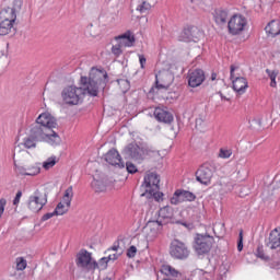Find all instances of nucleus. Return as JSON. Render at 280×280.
Wrapping results in <instances>:
<instances>
[{"label":"nucleus","instance_id":"39448f33","mask_svg":"<svg viewBox=\"0 0 280 280\" xmlns=\"http://www.w3.org/2000/svg\"><path fill=\"white\" fill-rule=\"evenodd\" d=\"M170 255L173 259L185 261V259H188L189 255H191V250L187 243L178 238H174L170 244Z\"/></svg>","mask_w":280,"mask_h":280},{"label":"nucleus","instance_id":"a18cd8bd","mask_svg":"<svg viewBox=\"0 0 280 280\" xmlns=\"http://www.w3.org/2000/svg\"><path fill=\"white\" fill-rule=\"evenodd\" d=\"M108 261H109L108 257L101 258L98 264H97L98 268L101 267L102 270H106V268H108Z\"/></svg>","mask_w":280,"mask_h":280},{"label":"nucleus","instance_id":"412c9836","mask_svg":"<svg viewBox=\"0 0 280 280\" xmlns=\"http://www.w3.org/2000/svg\"><path fill=\"white\" fill-rule=\"evenodd\" d=\"M0 21H4L5 23L10 21L14 23L16 21V13H14V9L10 7L2 9L0 11Z\"/></svg>","mask_w":280,"mask_h":280},{"label":"nucleus","instance_id":"4c0bfd02","mask_svg":"<svg viewBox=\"0 0 280 280\" xmlns=\"http://www.w3.org/2000/svg\"><path fill=\"white\" fill-rule=\"evenodd\" d=\"M183 202V197L180 195V190H176L171 198V205H180Z\"/></svg>","mask_w":280,"mask_h":280},{"label":"nucleus","instance_id":"1a4fd4ad","mask_svg":"<svg viewBox=\"0 0 280 280\" xmlns=\"http://www.w3.org/2000/svg\"><path fill=\"white\" fill-rule=\"evenodd\" d=\"M246 18L243 15H233L230 21L228 22V30L229 33L233 36H237V34H242L244 30H246L247 25Z\"/></svg>","mask_w":280,"mask_h":280},{"label":"nucleus","instance_id":"f257e3e1","mask_svg":"<svg viewBox=\"0 0 280 280\" xmlns=\"http://www.w3.org/2000/svg\"><path fill=\"white\" fill-rule=\"evenodd\" d=\"M80 84V88L70 85L62 90L61 97L63 104L78 106V104H82L85 95L97 97L100 88L105 89L106 84H108V72L92 68L89 78L81 77Z\"/></svg>","mask_w":280,"mask_h":280},{"label":"nucleus","instance_id":"c9c22d12","mask_svg":"<svg viewBox=\"0 0 280 280\" xmlns=\"http://www.w3.org/2000/svg\"><path fill=\"white\" fill-rule=\"evenodd\" d=\"M256 256L259 259H262L264 261H268L270 257L266 254H264V245H258L257 250H256Z\"/></svg>","mask_w":280,"mask_h":280},{"label":"nucleus","instance_id":"f03ea898","mask_svg":"<svg viewBox=\"0 0 280 280\" xmlns=\"http://www.w3.org/2000/svg\"><path fill=\"white\" fill-rule=\"evenodd\" d=\"M56 128H58L56 118L49 113H43L31 126L30 136L35 139V141H45L50 145H60L61 139L58 132H56Z\"/></svg>","mask_w":280,"mask_h":280},{"label":"nucleus","instance_id":"338daca9","mask_svg":"<svg viewBox=\"0 0 280 280\" xmlns=\"http://www.w3.org/2000/svg\"><path fill=\"white\" fill-rule=\"evenodd\" d=\"M104 280H112L110 278H106V279H104Z\"/></svg>","mask_w":280,"mask_h":280},{"label":"nucleus","instance_id":"603ef678","mask_svg":"<svg viewBox=\"0 0 280 280\" xmlns=\"http://www.w3.org/2000/svg\"><path fill=\"white\" fill-rule=\"evenodd\" d=\"M16 172H18V174H20L21 176H27V167L18 166V167H16Z\"/></svg>","mask_w":280,"mask_h":280},{"label":"nucleus","instance_id":"4d7b16f0","mask_svg":"<svg viewBox=\"0 0 280 280\" xmlns=\"http://www.w3.org/2000/svg\"><path fill=\"white\" fill-rule=\"evenodd\" d=\"M237 69V67H235V66H231L230 67V78H231V80H233V78H235V70Z\"/></svg>","mask_w":280,"mask_h":280},{"label":"nucleus","instance_id":"72a5a7b5","mask_svg":"<svg viewBox=\"0 0 280 280\" xmlns=\"http://www.w3.org/2000/svg\"><path fill=\"white\" fill-rule=\"evenodd\" d=\"M121 44H119L118 42H116L115 45L112 46V54L114 56H116V58H119V56H121V54H124V50Z\"/></svg>","mask_w":280,"mask_h":280},{"label":"nucleus","instance_id":"e433bc0d","mask_svg":"<svg viewBox=\"0 0 280 280\" xmlns=\"http://www.w3.org/2000/svg\"><path fill=\"white\" fill-rule=\"evenodd\" d=\"M37 174H40V167L36 165L26 167V176H37Z\"/></svg>","mask_w":280,"mask_h":280},{"label":"nucleus","instance_id":"37998d69","mask_svg":"<svg viewBox=\"0 0 280 280\" xmlns=\"http://www.w3.org/2000/svg\"><path fill=\"white\" fill-rule=\"evenodd\" d=\"M122 253H124V249H121L120 253H118V254L117 253L110 254V252L107 253L108 261H117V259H119V257H121Z\"/></svg>","mask_w":280,"mask_h":280},{"label":"nucleus","instance_id":"20e7f679","mask_svg":"<svg viewBox=\"0 0 280 280\" xmlns=\"http://www.w3.org/2000/svg\"><path fill=\"white\" fill-rule=\"evenodd\" d=\"M215 238L209 234H197L194 240L192 248L197 255H209Z\"/></svg>","mask_w":280,"mask_h":280},{"label":"nucleus","instance_id":"473e14b6","mask_svg":"<svg viewBox=\"0 0 280 280\" xmlns=\"http://www.w3.org/2000/svg\"><path fill=\"white\" fill-rule=\"evenodd\" d=\"M69 212V207L67 205L59 202L55 209L56 215H65V213Z\"/></svg>","mask_w":280,"mask_h":280},{"label":"nucleus","instance_id":"de8ad7c7","mask_svg":"<svg viewBox=\"0 0 280 280\" xmlns=\"http://www.w3.org/2000/svg\"><path fill=\"white\" fill-rule=\"evenodd\" d=\"M22 7H23V1L14 0L13 1V7L11 8V10H14V13H16L18 10H21Z\"/></svg>","mask_w":280,"mask_h":280},{"label":"nucleus","instance_id":"0eeeda50","mask_svg":"<svg viewBox=\"0 0 280 280\" xmlns=\"http://www.w3.org/2000/svg\"><path fill=\"white\" fill-rule=\"evenodd\" d=\"M49 192L45 189H37L34 191L32 196H30L27 201V208L33 213H38V211H43V207L47 205V198Z\"/></svg>","mask_w":280,"mask_h":280},{"label":"nucleus","instance_id":"58836bf2","mask_svg":"<svg viewBox=\"0 0 280 280\" xmlns=\"http://www.w3.org/2000/svg\"><path fill=\"white\" fill-rule=\"evenodd\" d=\"M232 155H233V150L220 149V152H219L220 159H231Z\"/></svg>","mask_w":280,"mask_h":280},{"label":"nucleus","instance_id":"680f3d73","mask_svg":"<svg viewBox=\"0 0 280 280\" xmlns=\"http://www.w3.org/2000/svg\"><path fill=\"white\" fill-rule=\"evenodd\" d=\"M217 78H218V74H217L215 72H213V73L211 74V80L214 81V80H217Z\"/></svg>","mask_w":280,"mask_h":280},{"label":"nucleus","instance_id":"7c9ffc66","mask_svg":"<svg viewBox=\"0 0 280 280\" xmlns=\"http://www.w3.org/2000/svg\"><path fill=\"white\" fill-rule=\"evenodd\" d=\"M180 195H182V202H194V200H196V195H194V192L191 191H187V190H180Z\"/></svg>","mask_w":280,"mask_h":280},{"label":"nucleus","instance_id":"ea45409f","mask_svg":"<svg viewBox=\"0 0 280 280\" xmlns=\"http://www.w3.org/2000/svg\"><path fill=\"white\" fill-rule=\"evenodd\" d=\"M27 268V260L25 258L20 257L16 259V269L18 270H25Z\"/></svg>","mask_w":280,"mask_h":280},{"label":"nucleus","instance_id":"c756f323","mask_svg":"<svg viewBox=\"0 0 280 280\" xmlns=\"http://www.w3.org/2000/svg\"><path fill=\"white\" fill-rule=\"evenodd\" d=\"M266 73H267L268 78L271 80L270 86L272 89L277 88V75H279V71L266 69Z\"/></svg>","mask_w":280,"mask_h":280},{"label":"nucleus","instance_id":"aec40b11","mask_svg":"<svg viewBox=\"0 0 280 280\" xmlns=\"http://www.w3.org/2000/svg\"><path fill=\"white\" fill-rule=\"evenodd\" d=\"M133 3H136V11L140 14H148L152 10L150 0H133Z\"/></svg>","mask_w":280,"mask_h":280},{"label":"nucleus","instance_id":"09e8293b","mask_svg":"<svg viewBox=\"0 0 280 280\" xmlns=\"http://www.w3.org/2000/svg\"><path fill=\"white\" fill-rule=\"evenodd\" d=\"M138 34L143 36V31H140L139 33V32L128 30L127 32H125L124 34H120L119 36H137Z\"/></svg>","mask_w":280,"mask_h":280},{"label":"nucleus","instance_id":"6ab92c4d","mask_svg":"<svg viewBox=\"0 0 280 280\" xmlns=\"http://www.w3.org/2000/svg\"><path fill=\"white\" fill-rule=\"evenodd\" d=\"M158 220H162L163 224H167L172 218H174V209L170 206H165L158 211Z\"/></svg>","mask_w":280,"mask_h":280},{"label":"nucleus","instance_id":"79ce46f5","mask_svg":"<svg viewBox=\"0 0 280 280\" xmlns=\"http://www.w3.org/2000/svg\"><path fill=\"white\" fill-rule=\"evenodd\" d=\"M117 82L122 91H128L130 89V81L126 79H118Z\"/></svg>","mask_w":280,"mask_h":280},{"label":"nucleus","instance_id":"cd10ccee","mask_svg":"<svg viewBox=\"0 0 280 280\" xmlns=\"http://www.w3.org/2000/svg\"><path fill=\"white\" fill-rule=\"evenodd\" d=\"M71 200H73V186L66 189L62 197V205H66L69 209L71 208Z\"/></svg>","mask_w":280,"mask_h":280},{"label":"nucleus","instance_id":"0e129e2a","mask_svg":"<svg viewBox=\"0 0 280 280\" xmlns=\"http://www.w3.org/2000/svg\"><path fill=\"white\" fill-rule=\"evenodd\" d=\"M154 91V88H152L151 90H150V93H152Z\"/></svg>","mask_w":280,"mask_h":280},{"label":"nucleus","instance_id":"bf43d9fd","mask_svg":"<svg viewBox=\"0 0 280 280\" xmlns=\"http://www.w3.org/2000/svg\"><path fill=\"white\" fill-rule=\"evenodd\" d=\"M180 43H191V37L190 36H182L178 39Z\"/></svg>","mask_w":280,"mask_h":280},{"label":"nucleus","instance_id":"bb28decb","mask_svg":"<svg viewBox=\"0 0 280 280\" xmlns=\"http://www.w3.org/2000/svg\"><path fill=\"white\" fill-rule=\"evenodd\" d=\"M141 197H147V198H154L159 202L161 198H163V192H159L155 188H151L149 190H145V192L141 194Z\"/></svg>","mask_w":280,"mask_h":280},{"label":"nucleus","instance_id":"b1692460","mask_svg":"<svg viewBox=\"0 0 280 280\" xmlns=\"http://www.w3.org/2000/svg\"><path fill=\"white\" fill-rule=\"evenodd\" d=\"M182 34L184 36H202L205 32L200 30L198 26L188 25L183 28Z\"/></svg>","mask_w":280,"mask_h":280},{"label":"nucleus","instance_id":"f3484780","mask_svg":"<svg viewBox=\"0 0 280 280\" xmlns=\"http://www.w3.org/2000/svg\"><path fill=\"white\" fill-rule=\"evenodd\" d=\"M213 19L217 25H226V23H229V10L226 9L214 10Z\"/></svg>","mask_w":280,"mask_h":280},{"label":"nucleus","instance_id":"69168bd1","mask_svg":"<svg viewBox=\"0 0 280 280\" xmlns=\"http://www.w3.org/2000/svg\"><path fill=\"white\" fill-rule=\"evenodd\" d=\"M183 224V226H187V223H182Z\"/></svg>","mask_w":280,"mask_h":280},{"label":"nucleus","instance_id":"6e6d98bb","mask_svg":"<svg viewBox=\"0 0 280 280\" xmlns=\"http://www.w3.org/2000/svg\"><path fill=\"white\" fill-rule=\"evenodd\" d=\"M139 60H140L141 69H144L145 68V62H147L145 56L139 55Z\"/></svg>","mask_w":280,"mask_h":280},{"label":"nucleus","instance_id":"e2e57ef3","mask_svg":"<svg viewBox=\"0 0 280 280\" xmlns=\"http://www.w3.org/2000/svg\"><path fill=\"white\" fill-rule=\"evenodd\" d=\"M219 95H220L221 100H228L229 101V98H226V96H224V94H222V92H219Z\"/></svg>","mask_w":280,"mask_h":280},{"label":"nucleus","instance_id":"ddd939ff","mask_svg":"<svg viewBox=\"0 0 280 280\" xmlns=\"http://www.w3.org/2000/svg\"><path fill=\"white\" fill-rule=\"evenodd\" d=\"M266 246L270 248V250L280 248V228H276L270 232Z\"/></svg>","mask_w":280,"mask_h":280},{"label":"nucleus","instance_id":"7ed1b4c3","mask_svg":"<svg viewBox=\"0 0 280 280\" xmlns=\"http://www.w3.org/2000/svg\"><path fill=\"white\" fill-rule=\"evenodd\" d=\"M151 152L154 153L158 151L148 149V147L144 145H139L137 142H131L124 148L122 155L125 159H131L132 161L141 163V161H143Z\"/></svg>","mask_w":280,"mask_h":280},{"label":"nucleus","instance_id":"5701e85b","mask_svg":"<svg viewBox=\"0 0 280 280\" xmlns=\"http://www.w3.org/2000/svg\"><path fill=\"white\" fill-rule=\"evenodd\" d=\"M12 32L14 33V22L0 20V36H8Z\"/></svg>","mask_w":280,"mask_h":280},{"label":"nucleus","instance_id":"5fc2aeb1","mask_svg":"<svg viewBox=\"0 0 280 280\" xmlns=\"http://www.w3.org/2000/svg\"><path fill=\"white\" fill-rule=\"evenodd\" d=\"M117 250H119V242H117V244H115L114 246L109 247L106 252L105 255H108V253H117Z\"/></svg>","mask_w":280,"mask_h":280},{"label":"nucleus","instance_id":"6e6552de","mask_svg":"<svg viewBox=\"0 0 280 280\" xmlns=\"http://www.w3.org/2000/svg\"><path fill=\"white\" fill-rule=\"evenodd\" d=\"M174 66H171L168 70L155 75V89H158V91H160V89L167 91L170 86H172L174 82Z\"/></svg>","mask_w":280,"mask_h":280},{"label":"nucleus","instance_id":"4468645a","mask_svg":"<svg viewBox=\"0 0 280 280\" xmlns=\"http://www.w3.org/2000/svg\"><path fill=\"white\" fill-rule=\"evenodd\" d=\"M153 115L158 121H161L163 124H172V121H174V116L172 115V113L161 107H156L153 112Z\"/></svg>","mask_w":280,"mask_h":280},{"label":"nucleus","instance_id":"a19ab883","mask_svg":"<svg viewBox=\"0 0 280 280\" xmlns=\"http://www.w3.org/2000/svg\"><path fill=\"white\" fill-rule=\"evenodd\" d=\"M237 250L242 253L244 250V232L241 230L237 241Z\"/></svg>","mask_w":280,"mask_h":280},{"label":"nucleus","instance_id":"c03bdc74","mask_svg":"<svg viewBox=\"0 0 280 280\" xmlns=\"http://www.w3.org/2000/svg\"><path fill=\"white\" fill-rule=\"evenodd\" d=\"M137 256V246L131 245L128 249H127V257L129 259H132L133 257Z\"/></svg>","mask_w":280,"mask_h":280},{"label":"nucleus","instance_id":"393cba45","mask_svg":"<svg viewBox=\"0 0 280 280\" xmlns=\"http://www.w3.org/2000/svg\"><path fill=\"white\" fill-rule=\"evenodd\" d=\"M116 43L124 47H135V36H116Z\"/></svg>","mask_w":280,"mask_h":280},{"label":"nucleus","instance_id":"8fccbe9b","mask_svg":"<svg viewBox=\"0 0 280 280\" xmlns=\"http://www.w3.org/2000/svg\"><path fill=\"white\" fill-rule=\"evenodd\" d=\"M54 215H56V210H54V212H48V213L44 214L40 219V222H47V220H51V218H54Z\"/></svg>","mask_w":280,"mask_h":280},{"label":"nucleus","instance_id":"f8f14e48","mask_svg":"<svg viewBox=\"0 0 280 280\" xmlns=\"http://www.w3.org/2000/svg\"><path fill=\"white\" fill-rule=\"evenodd\" d=\"M205 82V71L202 69H196L188 74V85L191 89L200 86Z\"/></svg>","mask_w":280,"mask_h":280},{"label":"nucleus","instance_id":"9d476101","mask_svg":"<svg viewBox=\"0 0 280 280\" xmlns=\"http://www.w3.org/2000/svg\"><path fill=\"white\" fill-rule=\"evenodd\" d=\"M196 180L201 185H209L213 178V167L209 164L201 165L195 173Z\"/></svg>","mask_w":280,"mask_h":280},{"label":"nucleus","instance_id":"13d9d810","mask_svg":"<svg viewBox=\"0 0 280 280\" xmlns=\"http://www.w3.org/2000/svg\"><path fill=\"white\" fill-rule=\"evenodd\" d=\"M252 126H258V128H261V119L259 118H254L252 120Z\"/></svg>","mask_w":280,"mask_h":280},{"label":"nucleus","instance_id":"9b49d317","mask_svg":"<svg viewBox=\"0 0 280 280\" xmlns=\"http://www.w3.org/2000/svg\"><path fill=\"white\" fill-rule=\"evenodd\" d=\"M105 161L109 165H114V167H119L120 170L126 167L124 161L121 160V155H119V152L115 149L109 150L105 154Z\"/></svg>","mask_w":280,"mask_h":280},{"label":"nucleus","instance_id":"423d86ee","mask_svg":"<svg viewBox=\"0 0 280 280\" xmlns=\"http://www.w3.org/2000/svg\"><path fill=\"white\" fill-rule=\"evenodd\" d=\"M75 265L83 272H93V270H97L98 268L97 261L93 260L92 254L86 249H81L77 254Z\"/></svg>","mask_w":280,"mask_h":280},{"label":"nucleus","instance_id":"4be33fe9","mask_svg":"<svg viewBox=\"0 0 280 280\" xmlns=\"http://www.w3.org/2000/svg\"><path fill=\"white\" fill-rule=\"evenodd\" d=\"M265 31H266L267 34H269V36H279V34H280V21L279 20H272L265 27Z\"/></svg>","mask_w":280,"mask_h":280},{"label":"nucleus","instance_id":"c85d7f7f","mask_svg":"<svg viewBox=\"0 0 280 280\" xmlns=\"http://www.w3.org/2000/svg\"><path fill=\"white\" fill-rule=\"evenodd\" d=\"M92 189L98 194L106 191V182H104V179H93Z\"/></svg>","mask_w":280,"mask_h":280},{"label":"nucleus","instance_id":"49530a36","mask_svg":"<svg viewBox=\"0 0 280 280\" xmlns=\"http://www.w3.org/2000/svg\"><path fill=\"white\" fill-rule=\"evenodd\" d=\"M126 170L128 172V174H137L138 170L137 166H135V164L127 162L126 163Z\"/></svg>","mask_w":280,"mask_h":280},{"label":"nucleus","instance_id":"f704fd0d","mask_svg":"<svg viewBox=\"0 0 280 280\" xmlns=\"http://www.w3.org/2000/svg\"><path fill=\"white\" fill-rule=\"evenodd\" d=\"M38 140L34 139L31 135L24 139V147L27 148V150L32 149V148H36V142Z\"/></svg>","mask_w":280,"mask_h":280},{"label":"nucleus","instance_id":"2f4dec72","mask_svg":"<svg viewBox=\"0 0 280 280\" xmlns=\"http://www.w3.org/2000/svg\"><path fill=\"white\" fill-rule=\"evenodd\" d=\"M56 163H58V158L56 155H52L43 163V167L44 170H51V167H54Z\"/></svg>","mask_w":280,"mask_h":280},{"label":"nucleus","instance_id":"864d4df0","mask_svg":"<svg viewBox=\"0 0 280 280\" xmlns=\"http://www.w3.org/2000/svg\"><path fill=\"white\" fill-rule=\"evenodd\" d=\"M23 196V191L19 190L13 199V205L16 206L21 202V197Z\"/></svg>","mask_w":280,"mask_h":280},{"label":"nucleus","instance_id":"052dcab7","mask_svg":"<svg viewBox=\"0 0 280 280\" xmlns=\"http://www.w3.org/2000/svg\"><path fill=\"white\" fill-rule=\"evenodd\" d=\"M272 259H275L276 261H280V252H278L276 256L273 255Z\"/></svg>","mask_w":280,"mask_h":280},{"label":"nucleus","instance_id":"dca6fc26","mask_svg":"<svg viewBox=\"0 0 280 280\" xmlns=\"http://www.w3.org/2000/svg\"><path fill=\"white\" fill-rule=\"evenodd\" d=\"M233 90L238 93V95H243L246 93V89H248V81L244 77H236L233 81Z\"/></svg>","mask_w":280,"mask_h":280},{"label":"nucleus","instance_id":"3c124183","mask_svg":"<svg viewBox=\"0 0 280 280\" xmlns=\"http://www.w3.org/2000/svg\"><path fill=\"white\" fill-rule=\"evenodd\" d=\"M5 205H8V200L5 198L0 199V218L3 215V212L5 211Z\"/></svg>","mask_w":280,"mask_h":280},{"label":"nucleus","instance_id":"2eb2a0df","mask_svg":"<svg viewBox=\"0 0 280 280\" xmlns=\"http://www.w3.org/2000/svg\"><path fill=\"white\" fill-rule=\"evenodd\" d=\"M160 183H161V179L159 178V175L156 173H150L147 176H144V182L142 184V187L144 186L147 189L159 190Z\"/></svg>","mask_w":280,"mask_h":280},{"label":"nucleus","instance_id":"a211bd4d","mask_svg":"<svg viewBox=\"0 0 280 280\" xmlns=\"http://www.w3.org/2000/svg\"><path fill=\"white\" fill-rule=\"evenodd\" d=\"M163 226V220H150L147 222L143 230L145 233H151V236L154 237L156 233H159V230Z\"/></svg>","mask_w":280,"mask_h":280},{"label":"nucleus","instance_id":"a878e982","mask_svg":"<svg viewBox=\"0 0 280 280\" xmlns=\"http://www.w3.org/2000/svg\"><path fill=\"white\" fill-rule=\"evenodd\" d=\"M161 272L162 275H165L166 277H175L176 279H178V277H180V272L176 269H174V267L170 266V265H163L161 267Z\"/></svg>","mask_w":280,"mask_h":280}]
</instances>
